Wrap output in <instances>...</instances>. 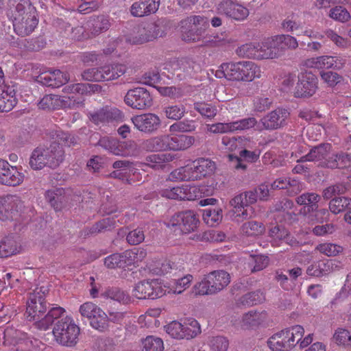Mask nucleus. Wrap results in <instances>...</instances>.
Masks as SVG:
<instances>
[{
    "mask_svg": "<svg viewBox=\"0 0 351 351\" xmlns=\"http://www.w3.org/2000/svg\"><path fill=\"white\" fill-rule=\"evenodd\" d=\"M60 143H53L49 147H37L29 158V165L34 170H39L45 166L55 168L63 160L62 145L71 146L77 143V138L71 134L60 132L57 134Z\"/></svg>",
    "mask_w": 351,
    "mask_h": 351,
    "instance_id": "nucleus-1",
    "label": "nucleus"
},
{
    "mask_svg": "<svg viewBox=\"0 0 351 351\" xmlns=\"http://www.w3.org/2000/svg\"><path fill=\"white\" fill-rule=\"evenodd\" d=\"M304 335V328L295 325L274 333L267 340L272 351H290L295 346L300 349L308 347L313 341V333Z\"/></svg>",
    "mask_w": 351,
    "mask_h": 351,
    "instance_id": "nucleus-2",
    "label": "nucleus"
},
{
    "mask_svg": "<svg viewBox=\"0 0 351 351\" xmlns=\"http://www.w3.org/2000/svg\"><path fill=\"white\" fill-rule=\"evenodd\" d=\"M215 169L216 165L213 161L208 158H199L173 170L167 180L171 182L199 181L212 175Z\"/></svg>",
    "mask_w": 351,
    "mask_h": 351,
    "instance_id": "nucleus-3",
    "label": "nucleus"
},
{
    "mask_svg": "<svg viewBox=\"0 0 351 351\" xmlns=\"http://www.w3.org/2000/svg\"><path fill=\"white\" fill-rule=\"evenodd\" d=\"M215 75L217 78L225 77L231 81L252 82L261 77V70L251 61L227 62L220 65Z\"/></svg>",
    "mask_w": 351,
    "mask_h": 351,
    "instance_id": "nucleus-4",
    "label": "nucleus"
},
{
    "mask_svg": "<svg viewBox=\"0 0 351 351\" xmlns=\"http://www.w3.org/2000/svg\"><path fill=\"white\" fill-rule=\"evenodd\" d=\"M10 18L15 32L21 36L31 34L38 25L35 8L29 0H19L11 10Z\"/></svg>",
    "mask_w": 351,
    "mask_h": 351,
    "instance_id": "nucleus-5",
    "label": "nucleus"
},
{
    "mask_svg": "<svg viewBox=\"0 0 351 351\" xmlns=\"http://www.w3.org/2000/svg\"><path fill=\"white\" fill-rule=\"evenodd\" d=\"M95 86L89 84H74L64 86L63 92L65 95H57V109H75L84 104L82 96L93 90Z\"/></svg>",
    "mask_w": 351,
    "mask_h": 351,
    "instance_id": "nucleus-6",
    "label": "nucleus"
},
{
    "mask_svg": "<svg viewBox=\"0 0 351 351\" xmlns=\"http://www.w3.org/2000/svg\"><path fill=\"white\" fill-rule=\"evenodd\" d=\"M230 282L228 273L223 270L213 271L205 275L193 288L195 295H212L223 290Z\"/></svg>",
    "mask_w": 351,
    "mask_h": 351,
    "instance_id": "nucleus-7",
    "label": "nucleus"
},
{
    "mask_svg": "<svg viewBox=\"0 0 351 351\" xmlns=\"http://www.w3.org/2000/svg\"><path fill=\"white\" fill-rule=\"evenodd\" d=\"M168 284L160 278H149L136 283L132 295L138 300H156L167 293Z\"/></svg>",
    "mask_w": 351,
    "mask_h": 351,
    "instance_id": "nucleus-8",
    "label": "nucleus"
},
{
    "mask_svg": "<svg viewBox=\"0 0 351 351\" xmlns=\"http://www.w3.org/2000/svg\"><path fill=\"white\" fill-rule=\"evenodd\" d=\"M165 224L176 234H188L197 230L199 219L195 211L188 210L175 213Z\"/></svg>",
    "mask_w": 351,
    "mask_h": 351,
    "instance_id": "nucleus-9",
    "label": "nucleus"
},
{
    "mask_svg": "<svg viewBox=\"0 0 351 351\" xmlns=\"http://www.w3.org/2000/svg\"><path fill=\"white\" fill-rule=\"evenodd\" d=\"M30 208L25 207L23 202L16 195L0 196V219L12 221L23 219L30 212Z\"/></svg>",
    "mask_w": 351,
    "mask_h": 351,
    "instance_id": "nucleus-10",
    "label": "nucleus"
},
{
    "mask_svg": "<svg viewBox=\"0 0 351 351\" xmlns=\"http://www.w3.org/2000/svg\"><path fill=\"white\" fill-rule=\"evenodd\" d=\"M207 26V18L199 15H193L180 21V32L184 40L195 42L203 37Z\"/></svg>",
    "mask_w": 351,
    "mask_h": 351,
    "instance_id": "nucleus-11",
    "label": "nucleus"
},
{
    "mask_svg": "<svg viewBox=\"0 0 351 351\" xmlns=\"http://www.w3.org/2000/svg\"><path fill=\"white\" fill-rule=\"evenodd\" d=\"M126 71V66L122 64H109L85 70L82 77L88 81L104 82L114 80Z\"/></svg>",
    "mask_w": 351,
    "mask_h": 351,
    "instance_id": "nucleus-12",
    "label": "nucleus"
},
{
    "mask_svg": "<svg viewBox=\"0 0 351 351\" xmlns=\"http://www.w3.org/2000/svg\"><path fill=\"white\" fill-rule=\"evenodd\" d=\"M79 334L80 328L70 317L58 321L53 329V335L56 342L69 347L76 344Z\"/></svg>",
    "mask_w": 351,
    "mask_h": 351,
    "instance_id": "nucleus-13",
    "label": "nucleus"
},
{
    "mask_svg": "<svg viewBox=\"0 0 351 351\" xmlns=\"http://www.w3.org/2000/svg\"><path fill=\"white\" fill-rule=\"evenodd\" d=\"M79 312L82 317L89 320L90 326L99 331L108 327V317L106 313L95 304L86 302L80 305Z\"/></svg>",
    "mask_w": 351,
    "mask_h": 351,
    "instance_id": "nucleus-14",
    "label": "nucleus"
},
{
    "mask_svg": "<svg viewBox=\"0 0 351 351\" xmlns=\"http://www.w3.org/2000/svg\"><path fill=\"white\" fill-rule=\"evenodd\" d=\"M256 125V119L247 117L228 123H217L207 124V131L213 134H223L235 132L250 130Z\"/></svg>",
    "mask_w": 351,
    "mask_h": 351,
    "instance_id": "nucleus-15",
    "label": "nucleus"
},
{
    "mask_svg": "<svg viewBox=\"0 0 351 351\" xmlns=\"http://www.w3.org/2000/svg\"><path fill=\"white\" fill-rule=\"evenodd\" d=\"M124 101L128 106L137 110H145L152 105V98L144 88L138 87L129 90Z\"/></svg>",
    "mask_w": 351,
    "mask_h": 351,
    "instance_id": "nucleus-16",
    "label": "nucleus"
},
{
    "mask_svg": "<svg viewBox=\"0 0 351 351\" xmlns=\"http://www.w3.org/2000/svg\"><path fill=\"white\" fill-rule=\"evenodd\" d=\"M318 80L311 72H301L298 75V82L296 84L294 95L296 97H310L317 91Z\"/></svg>",
    "mask_w": 351,
    "mask_h": 351,
    "instance_id": "nucleus-17",
    "label": "nucleus"
},
{
    "mask_svg": "<svg viewBox=\"0 0 351 351\" xmlns=\"http://www.w3.org/2000/svg\"><path fill=\"white\" fill-rule=\"evenodd\" d=\"M47 310L46 302L43 295L40 291L31 293L27 302L25 315L29 321H40V318Z\"/></svg>",
    "mask_w": 351,
    "mask_h": 351,
    "instance_id": "nucleus-18",
    "label": "nucleus"
},
{
    "mask_svg": "<svg viewBox=\"0 0 351 351\" xmlns=\"http://www.w3.org/2000/svg\"><path fill=\"white\" fill-rule=\"evenodd\" d=\"M289 116L287 110L278 108L265 116L260 123L256 121V125L252 128L256 130L277 129L285 124Z\"/></svg>",
    "mask_w": 351,
    "mask_h": 351,
    "instance_id": "nucleus-19",
    "label": "nucleus"
},
{
    "mask_svg": "<svg viewBox=\"0 0 351 351\" xmlns=\"http://www.w3.org/2000/svg\"><path fill=\"white\" fill-rule=\"evenodd\" d=\"M217 13L236 21H243L249 15V10L243 5L231 0H223L217 6Z\"/></svg>",
    "mask_w": 351,
    "mask_h": 351,
    "instance_id": "nucleus-20",
    "label": "nucleus"
},
{
    "mask_svg": "<svg viewBox=\"0 0 351 351\" xmlns=\"http://www.w3.org/2000/svg\"><path fill=\"white\" fill-rule=\"evenodd\" d=\"M131 120L138 130L145 134L156 132L161 125L160 118L154 113L136 115Z\"/></svg>",
    "mask_w": 351,
    "mask_h": 351,
    "instance_id": "nucleus-21",
    "label": "nucleus"
},
{
    "mask_svg": "<svg viewBox=\"0 0 351 351\" xmlns=\"http://www.w3.org/2000/svg\"><path fill=\"white\" fill-rule=\"evenodd\" d=\"M25 175L16 167L0 159V182L8 186H18L24 180Z\"/></svg>",
    "mask_w": 351,
    "mask_h": 351,
    "instance_id": "nucleus-22",
    "label": "nucleus"
},
{
    "mask_svg": "<svg viewBox=\"0 0 351 351\" xmlns=\"http://www.w3.org/2000/svg\"><path fill=\"white\" fill-rule=\"evenodd\" d=\"M156 27L153 25L134 27L126 37V40L132 45H140L151 41L157 37Z\"/></svg>",
    "mask_w": 351,
    "mask_h": 351,
    "instance_id": "nucleus-23",
    "label": "nucleus"
},
{
    "mask_svg": "<svg viewBox=\"0 0 351 351\" xmlns=\"http://www.w3.org/2000/svg\"><path fill=\"white\" fill-rule=\"evenodd\" d=\"M256 60L275 59L281 56L280 47L277 46L274 36L256 43Z\"/></svg>",
    "mask_w": 351,
    "mask_h": 351,
    "instance_id": "nucleus-24",
    "label": "nucleus"
},
{
    "mask_svg": "<svg viewBox=\"0 0 351 351\" xmlns=\"http://www.w3.org/2000/svg\"><path fill=\"white\" fill-rule=\"evenodd\" d=\"M268 315L265 311H250L245 313L241 320L243 330H256L266 325Z\"/></svg>",
    "mask_w": 351,
    "mask_h": 351,
    "instance_id": "nucleus-25",
    "label": "nucleus"
},
{
    "mask_svg": "<svg viewBox=\"0 0 351 351\" xmlns=\"http://www.w3.org/2000/svg\"><path fill=\"white\" fill-rule=\"evenodd\" d=\"M124 115L116 108H105L90 114V119L96 125L123 121Z\"/></svg>",
    "mask_w": 351,
    "mask_h": 351,
    "instance_id": "nucleus-26",
    "label": "nucleus"
},
{
    "mask_svg": "<svg viewBox=\"0 0 351 351\" xmlns=\"http://www.w3.org/2000/svg\"><path fill=\"white\" fill-rule=\"evenodd\" d=\"M16 104L17 98L14 86L0 84V112H10Z\"/></svg>",
    "mask_w": 351,
    "mask_h": 351,
    "instance_id": "nucleus-27",
    "label": "nucleus"
},
{
    "mask_svg": "<svg viewBox=\"0 0 351 351\" xmlns=\"http://www.w3.org/2000/svg\"><path fill=\"white\" fill-rule=\"evenodd\" d=\"M330 149L331 145L330 144L320 145L311 149L308 154L301 157L297 161H317L320 162V165L326 166L325 162L331 160Z\"/></svg>",
    "mask_w": 351,
    "mask_h": 351,
    "instance_id": "nucleus-28",
    "label": "nucleus"
},
{
    "mask_svg": "<svg viewBox=\"0 0 351 351\" xmlns=\"http://www.w3.org/2000/svg\"><path fill=\"white\" fill-rule=\"evenodd\" d=\"M160 0H145L136 1L130 7V13L133 16L142 17L155 13L159 8Z\"/></svg>",
    "mask_w": 351,
    "mask_h": 351,
    "instance_id": "nucleus-29",
    "label": "nucleus"
},
{
    "mask_svg": "<svg viewBox=\"0 0 351 351\" xmlns=\"http://www.w3.org/2000/svg\"><path fill=\"white\" fill-rule=\"evenodd\" d=\"M269 234V237L271 238L272 244L274 245H279V243L282 241L291 246L306 243V241H302L301 239L296 240L293 238H291L287 230L278 226L271 228Z\"/></svg>",
    "mask_w": 351,
    "mask_h": 351,
    "instance_id": "nucleus-30",
    "label": "nucleus"
},
{
    "mask_svg": "<svg viewBox=\"0 0 351 351\" xmlns=\"http://www.w3.org/2000/svg\"><path fill=\"white\" fill-rule=\"evenodd\" d=\"M168 149L172 151L185 150L195 143V138L184 134L171 136L168 134Z\"/></svg>",
    "mask_w": 351,
    "mask_h": 351,
    "instance_id": "nucleus-31",
    "label": "nucleus"
},
{
    "mask_svg": "<svg viewBox=\"0 0 351 351\" xmlns=\"http://www.w3.org/2000/svg\"><path fill=\"white\" fill-rule=\"evenodd\" d=\"M168 134L149 138L142 143L143 148L147 152H162L168 149Z\"/></svg>",
    "mask_w": 351,
    "mask_h": 351,
    "instance_id": "nucleus-32",
    "label": "nucleus"
},
{
    "mask_svg": "<svg viewBox=\"0 0 351 351\" xmlns=\"http://www.w3.org/2000/svg\"><path fill=\"white\" fill-rule=\"evenodd\" d=\"M112 167L116 169L111 173L113 178L124 179L126 175H130L132 173L134 176L136 174L137 181L141 180L138 178V173H137V170L133 168L132 163L128 160H117L113 163Z\"/></svg>",
    "mask_w": 351,
    "mask_h": 351,
    "instance_id": "nucleus-33",
    "label": "nucleus"
},
{
    "mask_svg": "<svg viewBox=\"0 0 351 351\" xmlns=\"http://www.w3.org/2000/svg\"><path fill=\"white\" fill-rule=\"evenodd\" d=\"M230 204L233 207V215L234 219L239 221L240 218L245 219L247 217V202L243 193H241L235 196L231 201Z\"/></svg>",
    "mask_w": 351,
    "mask_h": 351,
    "instance_id": "nucleus-34",
    "label": "nucleus"
},
{
    "mask_svg": "<svg viewBox=\"0 0 351 351\" xmlns=\"http://www.w3.org/2000/svg\"><path fill=\"white\" fill-rule=\"evenodd\" d=\"M180 186L182 191V200H195L197 198L202 197L204 194L203 191L205 186L203 184L195 185L184 184Z\"/></svg>",
    "mask_w": 351,
    "mask_h": 351,
    "instance_id": "nucleus-35",
    "label": "nucleus"
},
{
    "mask_svg": "<svg viewBox=\"0 0 351 351\" xmlns=\"http://www.w3.org/2000/svg\"><path fill=\"white\" fill-rule=\"evenodd\" d=\"M124 267L137 265L147 256L146 251L143 248H134L122 252Z\"/></svg>",
    "mask_w": 351,
    "mask_h": 351,
    "instance_id": "nucleus-36",
    "label": "nucleus"
},
{
    "mask_svg": "<svg viewBox=\"0 0 351 351\" xmlns=\"http://www.w3.org/2000/svg\"><path fill=\"white\" fill-rule=\"evenodd\" d=\"M316 267H318L319 270L314 272L313 276L319 277L340 269L342 267V263L336 259H329L316 263Z\"/></svg>",
    "mask_w": 351,
    "mask_h": 351,
    "instance_id": "nucleus-37",
    "label": "nucleus"
},
{
    "mask_svg": "<svg viewBox=\"0 0 351 351\" xmlns=\"http://www.w3.org/2000/svg\"><path fill=\"white\" fill-rule=\"evenodd\" d=\"M64 312L65 310L60 306L51 308L44 318L37 322V328L44 330H47L55 319L61 317Z\"/></svg>",
    "mask_w": 351,
    "mask_h": 351,
    "instance_id": "nucleus-38",
    "label": "nucleus"
},
{
    "mask_svg": "<svg viewBox=\"0 0 351 351\" xmlns=\"http://www.w3.org/2000/svg\"><path fill=\"white\" fill-rule=\"evenodd\" d=\"M182 323L183 326V339H193L201 332L200 325L194 318H186Z\"/></svg>",
    "mask_w": 351,
    "mask_h": 351,
    "instance_id": "nucleus-39",
    "label": "nucleus"
},
{
    "mask_svg": "<svg viewBox=\"0 0 351 351\" xmlns=\"http://www.w3.org/2000/svg\"><path fill=\"white\" fill-rule=\"evenodd\" d=\"M193 277L191 274H187L184 277L175 280L171 282H166L168 284V289L169 291L167 293H173L175 294H181L183 293L187 288L189 287Z\"/></svg>",
    "mask_w": 351,
    "mask_h": 351,
    "instance_id": "nucleus-40",
    "label": "nucleus"
},
{
    "mask_svg": "<svg viewBox=\"0 0 351 351\" xmlns=\"http://www.w3.org/2000/svg\"><path fill=\"white\" fill-rule=\"evenodd\" d=\"M222 217V210L220 208H208L203 210V220L209 226H217L221 221Z\"/></svg>",
    "mask_w": 351,
    "mask_h": 351,
    "instance_id": "nucleus-41",
    "label": "nucleus"
},
{
    "mask_svg": "<svg viewBox=\"0 0 351 351\" xmlns=\"http://www.w3.org/2000/svg\"><path fill=\"white\" fill-rule=\"evenodd\" d=\"M64 190L62 188L48 190L45 193L46 199L55 210H60L64 199Z\"/></svg>",
    "mask_w": 351,
    "mask_h": 351,
    "instance_id": "nucleus-42",
    "label": "nucleus"
},
{
    "mask_svg": "<svg viewBox=\"0 0 351 351\" xmlns=\"http://www.w3.org/2000/svg\"><path fill=\"white\" fill-rule=\"evenodd\" d=\"M265 231V227L263 223L250 221L243 224L241 232L247 237H258Z\"/></svg>",
    "mask_w": 351,
    "mask_h": 351,
    "instance_id": "nucleus-43",
    "label": "nucleus"
},
{
    "mask_svg": "<svg viewBox=\"0 0 351 351\" xmlns=\"http://www.w3.org/2000/svg\"><path fill=\"white\" fill-rule=\"evenodd\" d=\"M19 252L16 240L12 237L4 238L0 243V257L6 258Z\"/></svg>",
    "mask_w": 351,
    "mask_h": 351,
    "instance_id": "nucleus-44",
    "label": "nucleus"
},
{
    "mask_svg": "<svg viewBox=\"0 0 351 351\" xmlns=\"http://www.w3.org/2000/svg\"><path fill=\"white\" fill-rule=\"evenodd\" d=\"M164 343L161 338L154 335L142 340L141 351H164Z\"/></svg>",
    "mask_w": 351,
    "mask_h": 351,
    "instance_id": "nucleus-45",
    "label": "nucleus"
},
{
    "mask_svg": "<svg viewBox=\"0 0 351 351\" xmlns=\"http://www.w3.org/2000/svg\"><path fill=\"white\" fill-rule=\"evenodd\" d=\"M326 167L329 168H344L351 165V154H340L339 155L332 154L331 160L325 162Z\"/></svg>",
    "mask_w": 351,
    "mask_h": 351,
    "instance_id": "nucleus-46",
    "label": "nucleus"
},
{
    "mask_svg": "<svg viewBox=\"0 0 351 351\" xmlns=\"http://www.w3.org/2000/svg\"><path fill=\"white\" fill-rule=\"evenodd\" d=\"M163 112L167 119L178 121L184 116L186 108L181 104L169 105L163 108Z\"/></svg>",
    "mask_w": 351,
    "mask_h": 351,
    "instance_id": "nucleus-47",
    "label": "nucleus"
},
{
    "mask_svg": "<svg viewBox=\"0 0 351 351\" xmlns=\"http://www.w3.org/2000/svg\"><path fill=\"white\" fill-rule=\"evenodd\" d=\"M276 43L278 47H280L281 54L285 48L295 49L298 47L297 39L290 35L280 34L274 36Z\"/></svg>",
    "mask_w": 351,
    "mask_h": 351,
    "instance_id": "nucleus-48",
    "label": "nucleus"
},
{
    "mask_svg": "<svg viewBox=\"0 0 351 351\" xmlns=\"http://www.w3.org/2000/svg\"><path fill=\"white\" fill-rule=\"evenodd\" d=\"M351 206V199L346 197L333 198L329 203V209L334 214L343 212Z\"/></svg>",
    "mask_w": 351,
    "mask_h": 351,
    "instance_id": "nucleus-49",
    "label": "nucleus"
},
{
    "mask_svg": "<svg viewBox=\"0 0 351 351\" xmlns=\"http://www.w3.org/2000/svg\"><path fill=\"white\" fill-rule=\"evenodd\" d=\"M207 344L211 351H227L229 341L223 336H213L208 337Z\"/></svg>",
    "mask_w": 351,
    "mask_h": 351,
    "instance_id": "nucleus-50",
    "label": "nucleus"
},
{
    "mask_svg": "<svg viewBox=\"0 0 351 351\" xmlns=\"http://www.w3.org/2000/svg\"><path fill=\"white\" fill-rule=\"evenodd\" d=\"M333 339L339 346L351 348V331L348 329L338 328L333 335Z\"/></svg>",
    "mask_w": 351,
    "mask_h": 351,
    "instance_id": "nucleus-51",
    "label": "nucleus"
},
{
    "mask_svg": "<svg viewBox=\"0 0 351 351\" xmlns=\"http://www.w3.org/2000/svg\"><path fill=\"white\" fill-rule=\"evenodd\" d=\"M320 199V196L315 193H304L297 198L298 204L304 205L305 208L307 206L308 210L309 208L311 210L317 208V204Z\"/></svg>",
    "mask_w": 351,
    "mask_h": 351,
    "instance_id": "nucleus-52",
    "label": "nucleus"
},
{
    "mask_svg": "<svg viewBox=\"0 0 351 351\" xmlns=\"http://www.w3.org/2000/svg\"><path fill=\"white\" fill-rule=\"evenodd\" d=\"M194 108L203 117L208 119L214 118L217 112L216 106L204 102H195Z\"/></svg>",
    "mask_w": 351,
    "mask_h": 351,
    "instance_id": "nucleus-53",
    "label": "nucleus"
},
{
    "mask_svg": "<svg viewBox=\"0 0 351 351\" xmlns=\"http://www.w3.org/2000/svg\"><path fill=\"white\" fill-rule=\"evenodd\" d=\"M315 250L327 256H337L343 250L342 247L331 243H323L317 245Z\"/></svg>",
    "mask_w": 351,
    "mask_h": 351,
    "instance_id": "nucleus-54",
    "label": "nucleus"
},
{
    "mask_svg": "<svg viewBox=\"0 0 351 351\" xmlns=\"http://www.w3.org/2000/svg\"><path fill=\"white\" fill-rule=\"evenodd\" d=\"M196 125L193 120H184L176 122L171 125L169 131L171 132H190L195 130Z\"/></svg>",
    "mask_w": 351,
    "mask_h": 351,
    "instance_id": "nucleus-55",
    "label": "nucleus"
},
{
    "mask_svg": "<svg viewBox=\"0 0 351 351\" xmlns=\"http://www.w3.org/2000/svg\"><path fill=\"white\" fill-rule=\"evenodd\" d=\"M237 54L243 58L256 60V43H250L242 45L237 49Z\"/></svg>",
    "mask_w": 351,
    "mask_h": 351,
    "instance_id": "nucleus-56",
    "label": "nucleus"
},
{
    "mask_svg": "<svg viewBox=\"0 0 351 351\" xmlns=\"http://www.w3.org/2000/svg\"><path fill=\"white\" fill-rule=\"evenodd\" d=\"M281 27L285 32L297 33V32L302 30V24L300 21L297 20L294 15H293L291 16H287L282 21L281 23Z\"/></svg>",
    "mask_w": 351,
    "mask_h": 351,
    "instance_id": "nucleus-57",
    "label": "nucleus"
},
{
    "mask_svg": "<svg viewBox=\"0 0 351 351\" xmlns=\"http://www.w3.org/2000/svg\"><path fill=\"white\" fill-rule=\"evenodd\" d=\"M104 295L106 298H110L123 304L128 303L130 300V296L127 293L118 288H111L107 289L104 292Z\"/></svg>",
    "mask_w": 351,
    "mask_h": 351,
    "instance_id": "nucleus-58",
    "label": "nucleus"
},
{
    "mask_svg": "<svg viewBox=\"0 0 351 351\" xmlns=\"http://www.w3.org/2000/svg\"><path fill=\"white\" fill-rule=\"evenodd\" d=\"M165 330L172 338L183 339V326L182 322L172 321L165 326Z\"/></svg>",
    "mask_w": 351,
    "mask_h": 351,
    "instance_id": "nucleus-59",
    "label": "nucleus"
},
{
    "mask_svg": "<svg viewBox=\"0 0 351 351\" xmlns=\"http://www.w3.org/2000/svg\"><path fill=\"white\" fill-rule=\"evenodd\" d=\"M136 154V144L134 141H119V149L117 152V156H130Z\"/></svg>",
    "mask_w": 351,
    "mask_h": 351,
    "instance_id": "nucleus-60",
    "label": "nucleus"
},
{
    "mask_svg": "<svg viewBox=\"0 0 351 351\" xmlns=\"http://www.w3.org/2000/svg\"><path fill=\"white\" fill-rule=\"evenodd\" d=\"M329 16L333 20L341 23L348 22L351 18L349 12L342 6H335L330 9Z\"/></svg>",
    "mask_w": 351,
    "mask_h": 351,
    "instance_id": "nucleus-61",
    "label": "nucleus"
},
{
    "mask_svg": "<svg viewBox=\"0 0 351 351\" xmlns=\"http://www.w3.org/2000/svg\"><path fill=\"white\" fill-rule=\"evenodd\" d=\"M264 299L263 293L258 291L244 295L240 302L243 305L253 306L262 302Z\"/></svg>",
    "mask_w": 351,
    "mask_h": 351,
    "instance_id": "nucleus-62",
    "label": "nucleus"
},
{
    "mask_svg": "<svg viewBox=\"0 0 351 351\" xmlns=\"http://www.w3.org/2000/svg\"><path fill=\"white\" fill-rule=\"evenodd\" d=\"M119 141L117 138L104 136L100 138L99 145L110 153L117 156L119 149Z\"/></svg>",
    "mask_w": 351,
    "mask_h": 351,
    "instance_id": "nucleus-63",
    "label": "nucleus"
},
{
    "mask_svg": "<svg viewBox=\"0 0 351 351\" xmlns=\"http://www.w3.org/2000/svg\"><path fill=\"white\" fill-rule=\"evenodd\" d=\"M250 265H253L252 271H260L267 267L269 263V258L267 256L262 254H252L250 255Z\"/></svg>",
    "mask_w": 351,
    "mask_h": 351,
    "instance_id": "nucleus-64",
    "label": "nucleus"
}]
</instances>
